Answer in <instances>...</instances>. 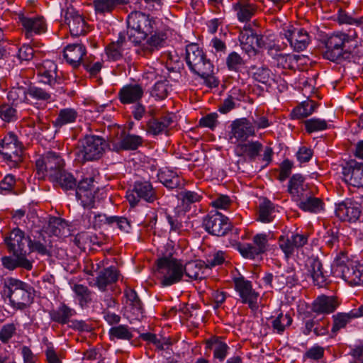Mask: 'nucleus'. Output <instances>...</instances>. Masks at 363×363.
Segmentation results:
<instances>
[{
  "label": "nucleus",
  "mask_w": 363,
  "mask_h": 363,
  "mask_svg": "<svg viewBox=\"0 0 363 363\" xmlns=\"http://www.w3.org/2000/svg\"><path fill=\"white\" fill-rule=\"evenodd\" d=\"M34 291L29 284L16 278L9 277L4 281L1 294L14 308L23 310L33 303Z\"/></svg>",
  "instance_id": "obj_1"
},
{
  "label": "nucleus",
  "mask_w": 363,
  "mask_h": 363,
  "mask_svg": "<svg viewBox=\"0 0 363 363\" xmlns=\"http://www.w3.org/2000/svg\"><path fill=\"white\" fill-rule=\"evenodd\" d=\"M334 276L342 279L350 286L363 284V264L349 258L347 252L341 251L332 264Z\"/></svg>",
  "instance_id": "obj_2"
},
{
  "label": "nucleus",
  "mask_w": 363,
  "mask_h": 363,
  "mask_svg": "<svg viewBox=\"0 0 363 363\" xmlns=\"http://www.w3.org/2000/svg\"><path fill=\"white\" fill-rule=\"evenodd\" d=\"M127 23L128 40L135 45L140 43L156 29L155 21L140 11L130 13Z\"/></svg>",
  "instance_id": "obj_3"
},
{
  "label": "nucleus",
  "mask_w": 363,
  "mask_h": 363,
  "mask_svg": "<svg viewBox=\"0 0 363 363\" xmlns=\"http://www.w3.org/2000/svg\"><path fill=\"white\" fill-rule=\"evenodd\" d=\"M352 42V40L346 33L332 35L326 41L324 57L333 62L350 60L354 52V50H351V45H348Z\"/></svg>",
  "instance_id": "obj_4"
},
{
  "label": "nucleus",
  "mask_w": 363,
  "mask_h": 363,
  "mask_svg": "<svg viewBox=\"0 0 363 363\" xmlns=\"http://www.w3.org/2000/svg\"><path fill=\"white\" fill-rule=\"evenodd\" d=\"M183 263L174 257H164L157 260V273L163 287L169 286L182 281Z\"/></svg>",
  "instance_id": "obj_5"
},
{
  "label": "nucleus",
  "mask_w": 363,
  "mask_h": 363,
  "mask_svg": "<svg viewBox=\"0 0 363 363\" xmlns=\"http://www.w3.org/2000/svg\"><path fill=\"white\" fill-rule=\"evenodd\" d=\"M65 160L60 154L50 151L36 160V174L39 179H56L57 175L65 169Z\"/></svg>",
  "instance_id": "obj_6"
},
{
  "label": "nucleus",
  "mask_w": 363,
  "mask_h": 363,
  "mask_svg": "<svg viewBox=\"0 0 363 363\" xmlns=\"http://www.w3.org/2000/svg\"><path fill=\"white\" fill-rule=\"evenodd\" d=\"M23 148L17 135L7 133L0 140V159L10 167H16L23 161Z\"/></svg>",
  "instance_id": "obj_7"
},
{
  "label": "nucleus",
  "mask_w": 363,
  "mask_h": 363,
  "mask_svg": "<svg viewBox=\"0 0 363 363\" xmlns=\"http://www.w3.org/2000/svg\"><path fill=\"white\" fill-rule=\"evenodd\" d=\"M106 141L100 136L86 135L79 141L77 155L82 163L100 159L104 152Z\"/></svg>",
  "instance_id": "obj_8"
},
{
  "label": "nucleus",
  "mask_w": 363,
  "mask_h": 363,
  "mask_svg": "<svg viewBox=\"0 0 363 363\" xmlns=\"http://www.w3.org/2000/svg\"><path fill=\"white\" fill-rule=\"evenodd\" d=\"M185 61L193 73L205 74L210 71L212 62L206 57L203 49L196 43H191L186 47Z\"/></svg>",
  "instance_id": "obj_9"
},
{
  "label": "nucleus",
  "mask_w": 363,
  "mask_h": 363,
  "mask_svg": "<svg viewBox=\"0 0 363 363\" xmlns=\"http://www.w3.org/2000/svg\"><path fill=\"white\" fill-rule=\"evenodd\" d=\"M234 289L238 294L241 303L247 304L252 310H257L259 294L252 286L251 281L246 279L243 276L233 279Z\"/></svg>",
  "instance_id": "obj_10"
},
{
  "label": "nucleus",
  "mask_w": 363,
  "mask_h": 363,
  "mask_svg": "<svg viewBox=\"0 0 363 363\" xmlns=\"http://www.w3.org/2000/svg\"><path fill=\"white\" fill-rule=\"evenodd\" d=\"M335 215L342 222L357 223L360 220L362 216V206L352 199H346L340 203H335Z\"/></svg>",
  "instance_id": "obj_11"
},
{
  "label": "nucleus",
  "mask_w": 363,
  "mask_h": 363,
  "mask_svg": "<svg viewBox=\"0 0 363 363\" xmlns=\"http://www.w3.org/2000/svg\"><path fill=\"white\" fill-rule=\"evenodd\" d=\"M239 41L242 50L249 56H255L257 54L256 46L259 48L265 46L264 37L257 35L250 23L245 24L240 30Z\"/></svg>",
  "instance_id": "obj_12"
},
{
  "label": "nucleus",
  "mask_w": 363,
  "mask_h": 363,
  "mask_svg": "<svg viewBox=\"0 0 363 363\" xmlns=\"http://www.w3.org/2000/svg\"><path fill=\"white\" fill-rule=\"evenodd\" d=\"M126 198L131 206H136L140 199L147 202H153L156 199V192L150 182H136L131 191H127Z\"/></svg>",
  "instance_id": "obj_13"
},
{
  "label": "nucleus",
  "mask_w": 363,
  "mask_h": 363,
  "mask_svg": "<svg viewBox=\"0 0 363 363\" xmlns=\"http://www.w3.org/2000/svg\"><path fill=\"white\" fill-rule=\"evenodd\" d=\"M203 225L211 235L223 236L230 230L228 218L218 212H211L203 218Z\"/></svg>",
  "instance_id": "obj_14"
},
{
  "label": "nucleus",
  "mask_w": 363,
  "mask_h": 363,
  "mask_svg": "<svg viewBox=\"0 0 363 363\" xmlns=\"http://www.w3.org/2000/svg\"><path fill=\"white\" fill-rule=\"evenodd\" d=\"M256 135L255 127L251 121L246 118L236 119L230 124L229 138L232 143H242L250 137Z\"/></svg>",
  "instance_id": "obj_15"
},
{
  "label": "nucleus",
  "mask_w": 363,
  "mask_h": 363,
  "mask_svg": "<svg viewBox=\"0 0 363 363\" xmlns=\"http://www.w3.org/2000/svg\"><path fill=\"white\" fill-rule=\"evenodd\" d=\"M308 242V235L298 233L281 235L278 238V245L286 258L291 257L296 250L303 247Z\"/></svg>",
  "instance_id": "obj_16"
},
{
  "label": "nucleus",
  "mask_w": 363,
  "mask_h": 363,
  "mask_svg": "<svg viewBox=\"0 0 363 363\" xmlns=\"http://www.w3.org/2000/svg\"><path fill=\"white\" fill-rule=\"evenodd\" d=\"M93 177L82 179L76 188V197L84 208H95V186Z\"/></svg>",
  "instance_id": "obj_17"
},
{
  "label": "nucleus",
  "mask_w": 363,
  "mask_h": 363,
  "mask_svg": "<svg viewBox=\"0 0 363 363\" xmlns=\"http://www.w3.org/2000/svg\"><path fill=\"white\" fill-rule=\"evenodd\" d=\"M8 252L12 255H28L26 247H28L29 237H26L19 228L12 230L4 238Z\"/></svg>",
  "instance_id": "obj_18"
},
{
  "label": "nucleus",
  "mask_w": 363,
  "mask_h": 363,
  "mask_svg": "<svg viewBox=\"0 0 363 363\" xmlns=\"http://www.w3.org/2000/svg\"><path fill=\"white\" fill-rule=\"evenodd\" d=\"M18 18L27 38H30L34 35H40L47 31V23L43 16L28 17L20 15Z\"/></svg>",
  "instance_id": "obj_19"
},
{
  "label": "nucleus",
  "mask_w": 363,
  "mask_h": 363,
  "mask_svg": "<svg viewBox=\"0 0 363 363\" xmlns=\"http://www.w3.org/2000/svg\"><path fill=\"white\" fill-rule=\"evenodd\" d=\"M363 316V305L353 308L349 312H339L332 316L333 325L331 333L336 335L340 330L345 329L353 320Z\"/></svg>",
  "instance_id": "obj_20"
},
{
  "label": "nucleus",
  "mask_w": 363,
  "mask_h": 363,
  "mask_svg": "<svg viewBox=\"0 0 363 363\" xmlns=\"http://www.w3.org/2000/svg\"><path fill=\"white\" fill-rule=\"evenodd\" d=\"M284 36L291 46L296 51H302L309 43V35L306 30L293 26L284 29Z\"/></svg>",
  "instance_id": "obj_21"
},
{
  "label": "nucleus",
  "mask_w": 363,
  "mask_h": 363,
  "mask_svg": "<svg viewBox=\"0 0 363 363\" xmlns=\"http://www.w3.org/2000/svg\"><path fill=\"white\" fill-rule=\"evenodd\" d=\"M144 96V89L139 84L124 85L118 93V99L123 105L133 104L141 101Z\"/></svg>",
  "instance_id": "obj_22"
},
{
  "label": "nucleus",
  "mask_w": 363,
  "mask_h": 363,
  "mask_svg": "<svg viewBox=\"0 0 363 363\" xmlns=\"http://www.w3.org/2000/svg\"><path fill=\"white\" fill-rule=\"evenodd\" d=\"M86 55V46L82 43L69 44L63 50L64 58L73 68H77L82 65Z\"/></svg>",
  "instance_id": "obj_23"
},
{
  "label": "nucleus",
  "mask_w": 363,
  "mask_h": 363,
  "mask_svg": "<svg viewBox=\"0 0 363 363\" xmlns=\"http://www.w3.org/2000/svg\"><path fill=\"white\" fill-rule=\"evenodd\" d=\"M340 302L335 296H318L312 303L311 311L318 315H328L336 311Z\"/></svg>",
  "instance_id": "obj_24"
},
{
  "label": "nucleus",
  "mask_w": 363,
  "mask_h": 363,
  "mask_svg": "<svg viewBox=\"0 0 363 363\" xmlns=\"http://www.w3.org/2000/svg\"><path fill=\"white\" fill-rule=\"evenodd\" d=\"M65 18L72 35H84L88 32L89 28L84 17L73 9H67Z\"/></svg>",
  "instance_id": "obj_25"
},
{
  "label": "nucleus",
  "mask_w": 363,
  "mask_h": 363,
  "mask_svg": "<svg viewBox=\"0 0 363 363\" xmlns=\"http://www.w3.org/2000/svg\"><path fill=\"white\" fill-rule=\"evenodd\" d=\"M233 10L238 21L247 24L255 16L257 6L251 0H236L233 4Z\"/></svg>",
  "instance_id": "obj_26"
},
{
  "label": "nucleus",
  "mask_w": 363,
  "mask_h": 363,
  "mask_svg": "<svg viewBox=\"0 0 363 363\" xmlns=\"http://www.w3.org/2000/svg\"><path fill=\"white\" fill-rule=\"evenodd\" d=\"M129 44L124 33H120L116 41L110 43L105 48L109 60L118 61L122 59L129 50Z\"/></svg>",
  "instance_id": "obj_27"
},
{
  "label": "nucleus",
  "mask_w": 363,
  "mask_h": 363,
  "mask_svg": "<svg viewBox=\"0 0 363 363\" xmlns=\"http://www.w3.org/2000/svg\"><path fill=\"white\" fill-rule=\"evenodd\" d=\"M206 350L213 351V359L223 362L228 356L230 347L220 336H212L204 342Z\"/></svg>",
  "instance_id": "obj_28"
},
{
  "label": "nucleus",
  "mask_w": 363,
  "mask_h": 363,
  "mask_svg": "<svg viewBox=\"0 0 363 363\" xmlns=\"http://www.w3.org/2000/svg\"><path fill=\"white\" fill-rule=\"evenodd\" d=\"M153 33L150 34V37L147 40L146 43L137 50V52L139 55L148 57L154 51L159 50L164 45L167 40L166 34L162 31L157 32L156 29Z\"/></svg>",
  "instance_id": "obj_29"
},
{
  "label": "nucleus",
  "mask_w": 363,
  "mask_h": 363,
  "mask_svg": "<svg viewBox=\"0 0 363 363\" xmlns=\"http://www.w3.org/2000/svg\"><path fill=\"white\" fill-rule=\"evenodd\" d=\"M268 55L272 57L274 63L278 67L284 69H294L298 60V57L295 55L279 53L280 48L277 45L269 47Z\"/></svg>",
  "instance_id": "obj_30"
},
{
  "label": "nucleus",
  "mask_w": 363,
  "mask_h": 363,
  "mask_svg": "<svg viewBox=\"0 0 363 363\" xmlns=\"http://www.w3.org/2000/svg\"><path fill=\"white\" fill-rule=\"evenodd\" d=\"M288 192L294 201L298 203L311 191L305 184L304 177L299 174H294L289 179Z\"/></svg>",
  "instance_id": "obj_31"
},
{
  "label": "nucleus",
  "mask_w": 363,
  "mask_h": 363,
  "mask_svg": "<svg viewBox=\"0 0 363 363\" xmlns=\"http://www.w3.org/2000/svg\"><path fill=\"white\" fill-rule=\"evenodd\" d=\"M39 82L52 86L56 82L57 65L52 60H45L36 65Z\"/></svg>",
  "instance_id": "obj_32"
},
{
  "label": "nucleus",
  "mask_w": 363,
  "mask_h": 363,
  "mask_svg": "<svg viewBox=\"0 0 363 363\" xmlns=\"http://www.w3.org/2000/svg\"><path fill=\"white\" fill-rule=\"evenodd\" d=\"M143 143V138L137 135L126 134L122 135L120 141L111 142V149L116 152L123 150H135Z\"/></svg>",
  "instance_id": "obj_33"
},
{
  "label": "nucleus",
  "mask_w": 363,
  "mask_h": 363,
  "mask_svg": "<svg viewBox=\"0 0 363 363\" xmlns=\"http://www.w3.org/2000/svg\"><path fill=\"white\" fill-rule=\"evenodd\" d=\"M172 123L173 116L169 113L160 118L153 117L147 123V133L152 135L166 134Z\"/></svg>",
  "instance_id": "obj_34"
},
{
  "label": "nucleus",
  "mask_w": 363,
  "mask_h": 363,
  "mask_svg": "<svg viewBox=\"0 0 363 363\" xmlns=\"http://www.w3.org/2000/svg\"><path fill=\"white\" fill-rule=\"evenodd\" d=\"M183 274L195 280H203L208 276V265L200 260L191 261L183 264Z\"/></svg>",
  "instance_id": "obj_35"
},
{
  "label": "nucleus",
  "mask_w": 363,
  "mask_h": 363,
  "mask_svg": "<svg viewBox=\"0 0 363 363\" xmlns=\"http://www.w3.org/2000/svg\"><path fill=\"white\" fill-rule=\"evenodd\" d=\"M1 262L4 268L13 271L17 268H21L26 271L33 269V261L28 259L26 256L21 255H13V256H3Z\"/></svg>",
  "instance_id": "obj_36"
},
{
  "label": "nucleus",
  "mask_w": 363,
  "mask_h": 363,
  "mask_svg": "<svg viewBox=\"0 0 363 363\" xmlns=\"http://www.w3.org/2000/svg\"><path fill=\"white\" fill-rule=\"evenodd\" d=\"M27 94L34 101L32 104L38 108H44L48 104L52 101L51 93L36 85H30L27 89Z\"/></svg>",
  "instance_id": "obj_37"
},
{
  "label": "nucleus",
  "mask_w": 363,
  "mask_h": 363,
  "mask_svg": "<svg viewBox=\"0 0 363 363\" xmlns=\"http://www.w3.org/2000/svg\"><path fill=\"white\" fill-rule=\"evenodd\" d=\"M77 314L74 308H70L65 303H61L57 309L51 310L49 315L51 321L64 325L70 324L71 318Z\"/></svg>",
  "instance_id": "obj_38"
},
{
  "label": "nucleus",
  "mask_w": 363,
  "mask_h": 363,
  "mask_svg": "<svg viewBox=\"0 0 363 363\" xmlns=\"http://www.w3.org/2000/svg\"><path fill=\"white\" fill-rule=\"evenodd\" d=\"M297 206L304 212L320 213L325 210V203L322 199L314 196L311 192L308 194L303 200L296 203Z\"/></svg>",
  "instance_id": "obj_39"
},
{
  "label": "nucleus",
  "mask_w": 363,
  "mask_h": 363,
  "mask_svg": "<svg viewBox=\"0 0 363 363\" xmlns=\"http://www.w3.org/2000/svg\"><path fill=\"white\" fill-rule=\"evenodd\" d=\"M308 274L312 278L315 285L320 287L326 283V277L323 272V264L318 258H310L307 263Z\"/></svg>",
  "instance_id": "obj_40"
},
{
  "label": "nucleus",
  "mask_w": 363,
  "mask_h": 363,
  "mask_svg": "<svg viewBox=\"0 0 363 363\" xmlns=\"http://www.w3.org/2000/svg\"><path fill=\"white\" fill-rule=\"evenodd\" d=\"M119 277V272L114 267H109L101 270L96 281V285L101 291H105L108 285L116 283Z\"/></svg>",
  "instance_id": "obj_41"
},
{
  "label": "nucleus",
  "mask_w": 363,
  "mask_h": 363,
  "mask_svg": "<svg viewBox=\"0 0 363 363\" xmlns=\"http://www.w3.org/2000/svg\"><path fill=\"white\" fill-rule=\"evenodd\" d=\"M52 247L51 240L47 239L43 233L33 240L29 238L28 248L30 252H37L42 256H50Z\"/></svg>",
  "instance_id": "obj_42"
},
{
  "label": "nucleus",
  "mask_w": 363,
  "mask_h": 363,
  "mask_svg": "<svg viewBox=\"0 0 363 363\" xmlns=\"http://www.w3.org/2000/svg\"><path fill=\"white\" fill-rule=\"evenodd\" d=\"M129 0H93L92 5L96 15L102 16L111 13L118 6L126 4Z\"/></svg>",
  "instance_id": "obj_43"
},
{
  "label": "nucleus",
  "mask_w": 363,
  "mask_h": 363,
  "mask_svg": "<svg viewBox=\"0 0 363 363\" xmlns=\"http://www.w3.org/2000/svg\"><path fill=\"white\" fill-rule=\"evenodd\" d=\"M237 149L241 151V154L247 156L250 160L254 161L260 155L262 151L263 145L258 140H251L247 143H239Z\"/></svg>",
  "instance_id": "obj_44"
},
{
  "label": "nucleus",
  "mask_w": 363,
  "mask_h": 363,
  "mask_svg": "<svg viewBox=\"0 0 363 363\" xmlns=\"http://www.w3.org/2000/svg\"><path fill=\"white\" fill-rule=\"evenodd\" d=\"M78 117V112L73 108H65L59 111L57 116L52 124L55 128H61L76 121Z\"/></svg>",
  "instance_id": "obj_45"
},
{
  "label": "nucleus",
  "mask_w": 363,
  "mask_h": 363,
  "mask_svg": "<svg viewBox=\"0 0 363 363\" xmlns=\"http://www.w3.org/2000/svg\"><path fill=\"white\" fill-rule=\"evenodd\" d=\"M252 76L254 80L259 83H262L267 86H271L275 82L274 74L272 71L267 67H256L252 66L250 67Z\"/></svg>",
  "instance_id": "obj_46"
},
{
  "label": "nucleus",
  "mask_w": 363,
  "mask_h": 363,
  "mask_svg": "<svg viewBox=\"0 0 363 363\" xmlns=\"http://www.w3.org/2000/svg\"><path fill=\"white\" fill-rule=\"evenodd\" d=\"M293 322V318L290 313L284 314L280 313L275 318H272L271 326L274 333L281 335L289 328Z\"/></svg>",
  "instance_id": "obj_47"
},
{
  "label": "nucleus",
  "mask_w": 363,
  "mask_h": 363,
  "mask_svg": "<svg viewBox=\"0 0 363 363\" xmlns=\"http://www.w3.org/2000/svg\"><path fill=\"white\" fill-rule=\"evenodd\" d=\"M108 336L111 341L116 340H130L133 337V333L132 328L128 325H118L109 329Z\"/></svg>",
  "instance_id": "obj_48"
},
{
  "label": "nucleus",
  "mask_w": 363,
  "mask_h": 363,
  "mask_svg": "<svg viewBox=\"0 0 363 363\" xmlns=\"http://www.w3.org/2000/svg\"><path fill=\"white\" fill-rule=\"evenodd\" d=\"M67 228L65 221L59 217L50 218L46 225L44 226L43 231L50 236H60L63 234L65 229Z\"/></svg>",
  "instance_id": "obj_49"
},
{
  "label": "nucleus",
  "mask_w": 363,
  "mask_h": 363,
  "mask_svg": "<svg viewBox=\"0 0 363 363\" xmlns=\"http://www.w3.org/2000/svg\"><path fill=\"white\" fill-rule=\"evenodd\" d=\"M94 218L96 220L97 218L100 221H104L106 223L109 225H116L121 230L125 232H129L131 225L130 221L125 217L122 216H106V215L95 214Z\"/></svg>",
  "instance_id": "obj_50"
},
{
  "label": "nucleus",
  "mask_w": 363,
  "mask_h": 363,
  "mask_svg": "<svg viewBox=\"0 0 363 363\" xmlns=\"http://www.w3.org/2000/svg\"><path fill=\"white\" fill-rule=\"evenodd\" d=\"M158 178L160 182L168 189L177 188L181 184V178L177 172L168 169L160 171L158 174Z\"/></svg>",
  "instance_id": "obj_51"
},
{
  "label": "nucleus",
  "mask_w": 363,
  "mask_h": 363,
  "mask_svg": "<svg viewBox=\"0 0 363 363\" xmlns=\"http://www.w3.org/2000/svg\"><path fill=\"white\" fill-rule=\"evenodd\" d=\"M316 108L315 103L313 101H305L295 107L291 113L293 119H301L312 114Z\"/></svg>",
  "instance_id": "obj_52"
},
{
  "label": "nucleus",
  "mask_w": 363,
  "mask_h": 363,
  "mask_svg": "<svg viewBox=\"0 0 363 363\" xmlns=\"http://www.w3.org/2000/svg\"><path fill=\"white\" fill-rule=\"evenodd\" d=\"M72 289L76 295L79 306L82 308L87 306L91 302V291L86 286L75 284L72 286Z\"/></svg>",
  "instance_id": "obj_53"
},
{
  "label": "nucleus",
  "mask_w": 363,
  "mask_h": 363,
  "mask_svg": "<svg viewBox=\"0 0 363 363\" xmlns=\"http://www.w3.org/2000/svg\"><path fill=\"white\" fill-rule=\"evenodd\" d=\"M225 65L229 71L240 72L245 66V60L240 54L233 51L226 57Z\"/></svg>",
  "instance_id": "obj_54"
},
{
  "label": "nucleus",
  "mask_w": 363,
  "mask_h": 363,
  "mask_svg": "<svg viewBox=\"0 0 363 363\" xmlns=\"http://www.w3.org/2000/svg\"><path fill=\"white\" fill-rule=\"evenodd\" d=\"M274 211V204L268 199L264 200L259 206L257 220L264 223L272 222L274 218L272 216Z\"/></svg>",
  "instance_id": "obj_55"
},
{
  "label": "nucleus",
  "mask_w": 363,
  "mask_h": 363,
  "mask_svg": "<svg viewBox=\"0 0 363 363\" xmlns=\"http://www.w3.org/2000/svg\"><path fill=\"white\" fill-rule=\"evenodd\" d=\"M59 174L56 179H52L51 182L59 184L62 189L66 191L74 189L77 187L75 178L72 174L67 172L65 169Z\"/></svg>",
  "instance_id": "obj_56"
},
{
  "label": "nucleus",
  "mask_w": 363,
  "mask_h": 363,
  "mask_svg": "<svg viewBox=\"0 0 363 363\" xmlns=\"http://www.w3.org/2000/svg\"><path fill=\"white\" fill-rule=\"evenodd\" d=\"M263 281L271 288L282 289L287 286V281L284 279V273L277 272L275 275L272 273H267L263 277Z\"/></svg>",
  "instance_id": "obj_57"
},
{
  "label": "nucleus",
  "mask_w": 363,
  "mask_h": 363,
  "mask_svg": "<svg viewBox=\"0 0 363 363\" xmlns=\"http://www.w3.org/2000/svg\"><path fill=\"white\" fill-rule=\"evenodd\" d=\"M143 303H135L125 306V315L132 323L135 320H140L144 317Z\"/></svg>",
  "instance_id": "obj_58"
},
{
  "label": "nucleus",
  "mask_w": 363,
  "mask_h": 363,
  "mask_svg": "<svg viewBox=\"0 0 363 363\" xmlns=\"http://www.w3.org/2000/svg\"><path fill=\"white\" fill-rule=\"evenodd\" d=\"M306 131L311 134L313 133L323 131L328 128L327 121L318 118H312L303 122Z\"/></svg>",
  "instance_id": "obj_59"
},
{
  "label": "nucleus",
  "mask_w": 363,
  "mask_h": 363,
  "mask_svg": "<svg viewBox=\"0 0 363 363\" xmlns=\"http://www.w3.org/2000/svg\"><path fill=\"white\" fill-rule=\"evenodd\" d=\"M169 89V82L167 80H161L155 84L151 91V96L157 100L164 99Z\"/></svg>",
  "instance_id": "obj_60"
},
{
  "label": "nucleus",
  "mask_w": 363,
  "mask_h": 363,
  "mask_svg": "<svg viewBox=\"0 0 363 363\" xmlns=\"http://www.w3.org/2000/svg\"><path fill=\"white\" fill-rule=\"evenodd\" d=\"M179 196L182 206L186 211L189 210L191 204L200 202L202 199V195L199 194L197 192L187 190L181 192Z\"/></svg>",
  "instance_id": "obj_61"
},
{
  "label": "nucleus",
  "mask_w": 363,
  "mask_h": 363,
  "mask_svg": "<svg viewBox=\"0 0 363 363\" xmlns=\"http://www.w3.org/2000/svg\"><path fill=\"white\" fill-rule=\"evenodd\" d=\"M27 89L23 88H12L8 93L7 98L9 101H12L13 104H18L21 102L28 101Z\"/></svg>",
  "instance_id": "obj_62"
},
{
  "label": "nucleus",
  "mask_w": 363,
  "mask_h": 363,
  "mask_svg": "<svg viewBox=\"0 0 363 363\" xmlns=\"http://www.w3.org/2000/svg\"><path fill=\"white\" fill-rule=\"evenodd\" d=\"M0 118L4 122L10 123L17 120V111L9 104H2L0 105Z\"/></svg>",
  "instance_id": "obj_63"
},
{
  "label": "nucleus",
  "mask_w": 363,
  "mask_h": 363,
  "mask_svg": "<svg viewBox=\"0 0 363 363\" xmlns=\"http://www.w3.org/2000/svg\"><path fill=\"white\" fill-rule=\"evenodd\" d=\"M47 363H62L64 357L62 353L57 352L52 343H48L44 351Z\"/></svg>",
  "instance_id": "obj_64"
}]
</instances>
